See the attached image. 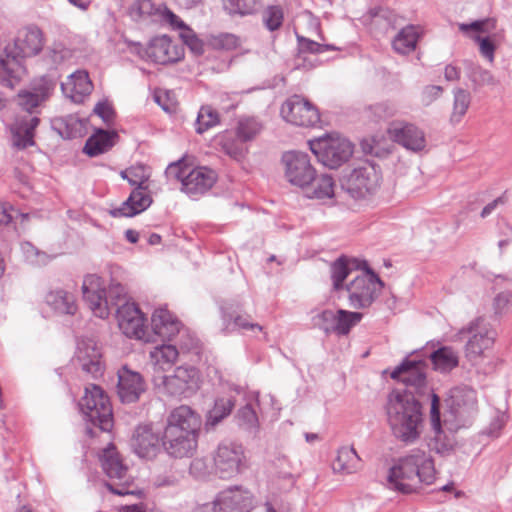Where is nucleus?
I'll use <instances>...</instances> for the list:
<instances>
[{"mask_svg":"<svg viewBox=\"0 0 512 512\" xmlns=\"http://www.w3.org/2000/svg\"><path fill=\"white\" fill-rule=\"evenodd\" d=\"M55 86L53 78L43 76L35 80L29 89L18 92L16 104L23 114H17L10 128L12 145L17 149L22 150L35 144V129L40 123L37 108L51 96Z\"/></svg>","mask_w":512,"mask_h":512,"instance_id":"obj_1","label":"nucleus"},{"mask_svg":"<svg viewBox=\"0 0 512 512\" xmlns=\"http://www.w3.org/2000/svg\"><path fill=\"white\" fill-rule=\"evenodd\" d=\"M435 474L431 455L421 449H413L390 468L387 482L390 489L409 494L419 490L423 484H432Z\"/></svg>","mask_w":512,"mask_h":512,"instance_id":"obj_2","label":"nucleus"},{"mask_svg":"<svg viewBox=\"0 0 512 512\" xmlns=\"http://www.w3.org/2000/svg\"><path fill=\"white\" fill-rule=\"evenodd\" d=\"M82 293L85 302L92 313L101 319L109 316L111 308L117 309L128 302L125 287L120 283H112L106 290L102 279L97 275H87L82 284Z\"/></svg>","mask_w":512,"mask_h":512,"instance_id":"obj_3","label":"nucleus"},{"mask_svg":"<svg viewBox=\"0 0 512 512\" xmlns=\"http://www.w3.org/2000/svg\"><path fill=\"white\" fill-rule=\"evenodd\" d=\"M120 175L136 188L131 192L128 199L121 206L111 210L110 214L113 217H133L145 211L152 203L146 185L150 175L142 165L132 166L122 171Z\"/></svg>","mask_w":512,"mask_h":512,"instance_id":"obj_4","label":"nucleus"},{"mask_svg":"<svg viewBox=\"0 0 512 512\" xmlns=\"http://www.w3.org/2000/svg\"><path fill=\"white\" fill-rule=\"evenodd\" d=\"M165 174L167 178L180 181L181 190L189 196L202 195L215 184L217 174L207 167L191 168L182 160L171 163Z\"/></svg>","mask_w":512,"mask_h":512,"instance_id":"obj_5","label":"nucleus"},{"mask_svg":"<svg viewBox=\"0 0 512 512\" xmlns=\"http://www.w3.org/2000/svg\"><path fill=\"white\" fill-rule=\"evenodd\" d=\"M446 405V425L450 429L468 427L477 414L476 391L468 386L454 387L449 392Z\"/></svg>","mask_w":512,"mask_h":512,"instance_id":"obj_6","label":"nucleus"},{"mask_svg":"<svg viewBox=\"0 0 512 512\" xmlns=\"http://www.w3.org/2000/svg\"><path fill=\"white\" fill-rule=\"evenodd\" d=\"M380 182V170L370 162H364L344 172L340 178L342 190L356 200L374 195L380 187Z\"/></svg>","mask_w":512,"mask_h":512,"instance_id":"obj_7","label":"nucleus"},{"mask_svg":"<svg viewBox=\"0 0 512 512\" xmlns=\"http://www.w3.org/2000/svg\"><path fill=\"white\" fill-rule=\"evenodd\" d=\"M496 336L497 333L492 325L484 318L478 317L461 328L455 338L462 340L467 337L465 356L469 361H475L493 347Z\"/></svg>","mask_w":512,"mask_h":512,"instance_id":"obj_8","label":"nucleus"},{"mask_svg":"<svg viewBox=\"0 0 512 512\" xmlns=\"http://www.w3.org/2000/svg\"><path fill=\"white\" fill-rule=\"evenodd\" d=\"M85 418L102 431H109L113 426V412L108 396L95 384L85 387L84 396L79 403Z\"/></svg>","mask_w":512,"mask_h":512,"instance_id":"obj_9","label":"nucleus"},{"mask_svg":"<svg viewBox=\"0 0 512 512\" xmlns=\"http://www.w3.org/2000/svg\"><path fill=\"white\" fill-rule=\"evenodd\" d=\"M309 147L319 162L330 169L340 167L353 154L352 143L339 136H327L311 140L309 141Z\"/></svg>","mask_w":512,"mask_h":512,"instance_id":"obj_10","label":"nucleus"},{"mask_svg":"<svg viewBox=\"0 0 512 512\" xmlns=\"http://www.w3.org/2000/svg\"><path fill=\"white\" fill-rule=\"evenodd\" d=\"M383 286L382 280L370 270L355 276L346 285L350 306L354 309L370 307L378 297Z\"/></svg>","mask_w":512,"mask_h":512,"instance_id":"obj_11","label":"nucleus"},{"mask_svg":"<svg viewBox=\"0 0 512 512\" xmlns=\"http://www.w3.org/2000/svg\"><path fill=\"white\" fill-rule=\"evenodd\" d=\"M200 386L201 374L194 366H178L172 375L162 377L163 392L179 399L192 397Z\"/></svg>","mask_w":512,"mask_h":512,"instance_id":"obj_12","label":"nucleus"},{"mask_svg":"<svg viewBox=\"0 0 512 512\" xmlns=\"http://www.w3.org/2000/svg\"><path fill=\"white\" fill-rule=\"evenodd\" d=\"M363 314L344 309H325L312 316V324L326 335L346 336L362 320Z\"/></svg>","mask_w":512,"mask_h":512,"instance_id":"obj_13","label":"nucleus"},{"mask_svg":"<svg viewBox=\"0 0 512 512\" xmlns=\"http://www.w3.org/2000/svg\"><path fill=\"white\" fill-rule=\"evenodd\" d=\"M215 473L222 479H230L246 468V455L241 444L221 442L213 456Z\"/></svg>","mask_w":512,"mask_h":512,"instance_id":"obj_14","label":"nucleus"},{"mask_svg":"<svg viewBox=\"0 0 512 512\" xmlns=\"http://www.w3.org/2000/svg\"><path fill=\"white\" fill-rule=\"evenodd\" d=\"M431 408H430V422L433 436L429 440V447L431 451L446 456L449 455L456 446L455 433L461 428L450 429L446 425V416L443 422L440 418V399L435 394H431Z\"/></svg>","mask_w":512,"mask_h":512,"instance_id":"obj_15","label":"nucleus"},{"mask_svg":"<svg viewBox=\"0 0 512 512\" xmlns=\"http://www.w3.org/2000/svg\"><path fill=\"white\" fill-rule=\"evenodd\" d=\"M100 462L104 473L111 480H118L120 483L114 486L107 483L106 487L116 495L133 494L128 489L130 478L128 477V468L122 462V459L113 444H109L100 455Z\"/></svg>","mask_w":512,"mask_h":512,"instance_id":"obj_16","label":"nucleus"},{"mask_svg":"<svg viewBox=\"0 0 512 512\" xmlns=\"http://www.w3.org/2000/svg\"><path fill=\"white\" fill-rule=\"evenodd\" d=\"M285 177L289 183L298 187H306L315 179L316 170L307 153L288 151L282 156Z\"/></svg>","mask_w":512,"mask_h":512,"instance_id":"obj_17","label":"nucleus"},{"mask_svg":"<svg viewBox=\"0 0 512 512\" xmlns=\"http://www.w3.org/2000/svg\"><path fill=\"white\" fill-rule=\"evenodd\" d=\"M281 115L285 121L296 126L313 127L320 122L318 109L300 95H293L283 103Z\"/></svg>","mask_w":512,"mask_h":512,"instance_id":"obj_18","label":"nucleus"},{"mask_svg":"<svg viewBox=\"0 0 512 512\" xmlns=\"http://www.w3.org/2000/svg\"><path fill=\"white\" fill-rule=\"evenodd\" d=\"M426 371L427 365L424 361L405 359L391 372L390 376L413 389L416 394L424 395L429 391Z\"/></svg>","mask_w":512,"mask_h":512,"instance_id":"obj_19","label":"nucleus"},{"mask_svg":"<svg viewBox=\"0 0 512 512\" xmlns=\"http://www.w3.org/2000/svg\"><path fill=\"white\" fill-rule=\"evenodd\" d=\"M387 133L391 140L407 150L419 152L426 147L424 132L413 123L393 121L389 124Z\"/></svg>","mask_w":512,"mask_h":512,"instance_id":"obj_20","label":"nucleus"},{"mask_svg":"<svg viewBox=\"0 0 512 512\" xmlns=\"http://www.w3.org/2000/svg\"><path fill=\"white\" fill-rule=\"evenodd\" d=\"M386 415L389 426H399L403 416L421 409L412 391L393 390L387 397Z\"/></svg>","mask_w":512,"mask_h":512,"instance_id":"obj_21","label":"nucleus"},{"mask_svg":"<svg viewBox=\"0 0 512 512\" xmlns=\"http://www.w3.org/2000/svg\"><path fill=\"white\" fill-rule=\"evenodd\" d=\"M163 446L171 456L178 458L191 456L197 447V432L165 428Z\"/></svg>","mask_w":512,"mask_h":512,"instance_id":"obj_22","label":"nucleus"},{"mask_svg":"<svg viewBox=\"0 0 512 512\" xmlns=\"http://www.w3.org/2000/svg\"><path fill=\"white\" fill-rule=\"evenodd\" d=\"M119 329L129 338L142 339L146 318L134 302H126L117 309Z\"/></svg>","mask_w":512,"mask_h":512,"instance_id":"obj_23","label":"nucleus"},{"mask_svg":"<svg viewBox=\"0 0 512 512\" xmlns=\"http://www.w3.org/2000/svg\"><path fill=\"white\" fill-rule=\"evenodd\" d=\"M252 495L241 487L226 489L213 502L214 512H250Z\"/></svg>","mask_w":512,"mask_h":512,"instance_id":"obj_24","label":"nucleus"},{"mask_svg":"<svg viewBox=\"0 0 512 512\" xmlns=\"http://www.w3.org/2000/svg\"><path fill=\"white\" fill-rule=\"evenodd\" d=\"M148 59L159 64L174 63L184 56L183 48L174 43L169 37L163 35L154 38L145 49Z\"/></svg>","mask_w":512,"mask_h":512,"instance_id":"obj_25","label":"nucleus"},{"mask_svg":"<svg viewBox=\"0 0 512 512\" xmlns=\"http://www.w3.org/2000/svg\"><path fill=\"white\" fill-rule=\"evenodd\" d=\"M101 350L96 341L91 338H83L77 343L76 360L82 370L96 378L102 374Z\"/></svg>","mask_w":512,"mask_h":512,"instance_id":"obj_26","label":"nucleus"},{"mask_svg":"<svg viewBox=\"0 0 512 512\" xmlns=\"http://www.w3.org/2000/svg\"><path fill=\"white\" fill-rule=\"evenodd\" d=\"M145 391V381L140 373L123 366L118 370L117 393L123 403L136 402Z\"/></svg>","mask_w":512,"mask_h":512,"instance_id":"obj_27","label":"nucleus"},{"mask_svg":"<svg viewBox=\"0 0 512 512\" xmlns=\"http://www.w3.org/2000/svg\"><path fill=\"white\" fill-rule=\"evenodd\" d=\"M133 451L141 458H152L160 449V437L151 425H139L131 439Z\"/></svg>","mask_w":512,"mask_h":512,"instance_id":"obj_28","label":"nucleus"},{"mask_svg":"<svg viewBox=\"0 0 512 512\" xmlns=\"http://www.w3.org/2000/svg\"><path fill=\"white\" fill-rule=\"evenodd\" d=\"M44 46L42 31L36 26H29L19 31L14 43V50L21 57H32L39 54Z\"/></svg>","mask_w":512,"mask_h":512,"instance_id":"obj_29","label":"nucleus"},{"mask_svg":"<svg viewBox=\"0 0 512 512\" xmlns=\"http://www.w3.org/2000/svg\"><path fill=\"white\" fill-rule=\"evenodd\" d=\"M23 57L8 48L0 56V83L12 88L24 74Z\"/></svg>","mask_w":512,"mask_h":512,"instance_id":"obj_30","label":"nucleus"},{"mask_svg":"<svg viewBox=\"0 0 512 512\" xmlns=\"http://www.w3.org/2000/svg\"><path fill=\"white\" fill-rule=\"evenodd\" d=\"M151 325L154 333L163 340H172L176 335L186 333L182 330L180 321L167 309L159 308L152 315Z\"/></svg>","mask_w":512,"mask_h":512,"instance_id":"obj_31","label":"nucleus"},{"mask_svg":"<svg viewBox=\"0 0 512 512\" xmlns=\"http://www.w3.org/2000/svg\"><path fill=\"white\" fill-rule=\"evenodd\" d=\"M63 94L75 103L83 102L92 90L93 85L89 75L84 70H78L71 74L65 82L61 83Z\"/></svg>","mask_w":512,"mask_h":512,"instance_id":"obj_32","label":"nucleus"},{"mask_svg":"<svg viewBox=\"0 0 512 512\" xmlns=\"http://www.w3.org/2000/svg\"><path fill=\"white\" fill-rule=\"evenodd\" d=\"M393 435L401 442L414 443L421 435L423 417L421 409L403 416L400 425L390 426Z\"/></svg>","mask_w":512,"mask_h":512,"instance_id":"obj_33","label":"nucleus"},{"mask_svg":"<svg viewBox=\"0 0 512 512\" xmlns=\"http://www.w3.org/2000/svg\"><path fill=\"white\" fill-rule=\"evenodd\" d=\"M200 426V416L191 407L181 405L172 410L165 428H178L182 431L198 432Z\"/></svg>","mask_w":512,"mask_h":512,"instance_id":"obj_34","label":"nucleus"},{"mask_svg":"<svg viewBox=\"0 0 512 512\" xmlns=\"http://www.w3.org/2000/svg\"><path fill=\"white\" fill-rule=\"evenodd\" d=\"M362 468V459L354 447L342 446L338 448L336 457L332 463L334 473L353 474Z\"/></svg>","mask_w":512,"mask_h":512,"instance_id":"obj_35","label":"nucleus"},{"mask_svg":"<svg viewBox=\"0 0 512 512\" xmlns=\"http://www.w3.org/2000/svg\"><path fill=\"white\" fill-rule=\"evenodd\" d=\"M45 302L59 315H74L77 311L74 295L61 288L50 290L45 296Z\"/></svg>","mask_w":512,"mask_h":512,"instance_id":"obj_36","label":"nucleus"},{"mask_svg":"<svg viewBox=\"0 0 512 512\" xmlns=\"http://www.w3.org/2000/svg\"><path fill=\"white\" fill-rule=\"evenodd\" d=\"M52 126L64 139L81 137L84 133L83 120L73 114L55 118Z\"/></svg>","mask_w":512,"mask_h":512,"instance_id":"obj_37","label":"nucleus"},{"mask_svg":"<svg viewBox=\"0 0 512 512\" xmlns=\"http://www.w3.org/2000/svg\"><path fill=\"white\" fill-rule=\"evenodd\" d=\"M419 29L414 25L402 28L394 37L392 46L395 52L406 55L413 52L419 39Z\"/></svg>","mask_w":512,"mask_h":512,"instance_id":"obj_38","label":"nucleus"},{"mask_svg":"<svg viewBox=\"0 0 512 512\" xmlns=\"http://www.w3.org/2000/svg\"><path fill=\"white\" fill-rule=\"evenodd\" d=\"M115 136V133L98 130L87 139L83 150L91 157L98 156L108 151L114 145L113 139Z\"/></svg>","mask_w":512,"mask_h":512,"instance_id":"obj_39","label":"nucleus"},{"mask_svg":"<svg viewBox=\"0 0 512 512\" xmlns=\"http://www.w3.org/2000/svg\"><path fill=\"white\" fill-rule=\"evenodd\" d=\"M433 368L441 373L450 372L458 366V354L452 347L444 346L430 355Z\"/></svg>","mask_w":512,"mask_h":512,"instance_id":"obj_40","label":"nucleus"},{"mask_svg":"<svg viewBox=\"0 0 512 512\" xmlns=\"http://www.w3.org/2000/svg\"><path fill=\"white\" fill-rule=\"evenodd\" d=\"M356 266V260L345 256L339 257L330 265V276L335 291L344 287L343 283Z\"/></svg>","mask_w":512,"mask_h":512,"instance_id":"obj_41","label":"nucleus"},{"mask_svg":"<svg viewBox=\"0 0 512 512\" xmlns=\"http://www.w3.org/2000/svg\"><path fill=\"white\" fill-rule=\"evenodd\" d=\"M179 352L174 345L163 344L150 351L151 363L160 370L172 366L177 360Z\"/></svg>","mask_w":512,"mask_h":512,"instance_id":"obj_42","label":"nucleus"},{"mask_svg":"<svg viewBox=\"0 0 512 512\" xmlns=\"http://www.w3.org/2000/svg\"><path fill=\"white\" fill-rule=\"evenodd\" d=\"M256 406H258V395H250L247 403L237 412L236 418L238 424L246 430L258 428L259 421L255 411Z\"/></svg>","mask_w":512,"mask_h":512,"instance_id":"obj_43","label":"nucleus"},{"mask_svg":"<svg viewBox=\"0 0 512 512\" xmlns=\"http://www.w3.org/2000/svg\"><path fill=\"white\" fill-rule=\"evenodd\" d=\"M244 143L245 141H242L237 135L234 136L231 132L224 133L220 139L223 152L237 161L242 160L247 153Z\"/></svg>","mask_w":512,"mask_h":512,"instance_id":"obj_44","label":"nucleus"},{"mask_svg":"<svg viewBox=\"0 0 512 512\" xmlns=\"http://www.w3.org/2000/svg\"><path fill=\"white\" fill-rule=\"evenodd\" d=\"M262 130V123L255 117H240L236 127V135L242 141H251Z\"/></svg>","mask_w":512,"mask_h":512,"instance_id":"obj_45","label":"nucleus"},{"mask_svg":"<svg viewBox=\"0 0 512 512\" xmlns=\"http://www.w3.org/2000/svg\"><path fill=\"white\" fill-rule=\"evenodd\" d=\"M453 93L454 101L450 120L452 123H459L471 104V94L462 88L455 89Z\"/></svg>","mask_w":512,"mask_h":512,"instance_id":"obj_46","label":"nucleus"},{"mask_svg":"<svg viewBox=\"0 0 512 512\" xmlns=\"http://www.w3.org/2000/svg\"><path fill=\"white\" fill-rule=\"evenodd\" d=\"M312 190L308 194L310 198L316 199H330L334 196V181L333 178L327 174L316 177L312 181Z\"/></svg>","mask_w":512,"mask_h":512,"instance_id":"obj_47","label":"nucleus"},{"mask_svg":"<svg viewBox=\"0 0 512 512\" xmlns=\"http://www.w3.org/2000/svg\"><path fill=\"white\" fill-rule=\"evenodd\" d=\"M220 122L218 112L211 106H202L198 112L195 129L198 134H203Z\"/></svg>","mask_w":512,"mask_h":512,"instance_id":"obj_48","label":"nucleus"},{"mask_svg":"<svg viewBox=\"0 0 512 512\" xmlns=\"http://www.w3.org/2000/svg\"><path fill=\"white\" fill-rule=\"evenodd\" d=\"M235 402L231 398H219L215 401L213 408L208 414V423L216 425L221 422L225 417L230 415L234 408Z\"/></svg>","mask_w":512,"mask_h":512,"instance_id":"obj_49","label":"nucleus"},{"mask_svg":"<svg viewBox=\"0 0 512 512\" xmlns=\"http://www.w3.org/2000/svg\"><path fill=\"white\" fill-rule=\"evenodd\" d=\"M160 4H155L152 0H137L130 8V15L133 18H144L152 17L156 21L159 11Z\"/></svg>","mask_w":512,"mask_h":512,"instance_id":"obj_50","label":"nucleus"},{"mask_svg":"<svg viewBox=\"0 0 512 512\" xmlns=\"http://www.w3.org/2000/svg\"><path fill=\"white\" fill-rule=\"evenodd\" d=\"M223 8L230 15H249L256 10V0H223Z\"/></svg>","mask_w":512,"mask_h":512,"instance_id":"obj_51","label":"nucleus"},{"mask_svg":"<svg viewBox=\"0 0 512 512\" xmlns=\"http://www.w3.org/2000/svg\"><path fill=\"white\" fill-rule=\"evenodd\" d=\"M296 37L299 53L319 54L328 50L336 49V47L333 45L320 43L305 36L299 35L298 33L296 34Z\"/></svg>","mask_w":512,"mask_h":512,"instance_id":"obj_52","label":"nucleus"},{"mask_svg":"<svg viewBox=\"0 0 512 512\" xmlns=\"http://www.w3.org/2000/svg\"><path fill=\"white\" fill-rule=\"evenodd\" d=\"M161 24L168 25L174 30L184 31L188 26L165 4L160 5V11L156 19Z\"/></svg>","mask_w":512,"mask_h":512,"instance_id":"obj_53","label":"nucleus"},{"mask_svg":"<svg viewBox=\"0 0 512 512\" xmlns=\"http://www.w3.org/2000/svg\"><path fill=\"white\" fill-rule=\"evenodd\" d=\"M223 318L225 321L230 320L233 321L234 325L243 330V331H251V332H262L263 327L257 323H253L250 321L249 316L236 315L234 316L232 313L224 310Z\"/></svg>","mask_w":512,"mask_h":512,"instance_id":"obj_54","label":"nucleus"},{"mask_svg":"<svg viewBox=\"0 0 512 512\" xmlns=\"http://www.w3.org/2000/svg\"><path fill=\"white\" fill-rule=\"evenodd\" d=\"M263 22L267 29L274 31L280 28L283 22V10L279 6H270L263 12Z\"/></svg>","mask_w":512,"mask_h":512,"instance_id":"obj_55","label":"nucleus"},{"mask_svg":"<svg viewBox=\"0 0 512 512\" xmlns=\"http://www.w3.org/2000/svg\"><path fill=\"white\" fill-rule=\"evenodd\" d=\"M21 250L26 260L33 265H45L49 260V257L46 253L39 251L29 242L22 243Z\"/></svg>","mask_w":512,"mask_h":512,"instance_id":"obj_56","label":"nucleus"},{"mask_svg":"<svg viewBox=\"0 0 512 512\" xmlns=\"http://www.w3.org/2000/svg\"><path fill=\"white\" fill-rule=\"evenodd\" d=\"M469 78L475 87L494 86L497 84V81L495 80L492 73L481 67L474 68L469 74Z\"/></svg>","mask_w":512,"mask_h":512,"instance_id":"obj_57","label":"nucleus"},{"mask_svg":"<svg viewBox=\"0 0 512 512\" xmlns=\"http://www.w3.org/2000/svg\"><path fill=\"white\" fill-rule=\"evenodd\" d=\"M495 28V20L484 19L478 20L471 23H460L459 30L463 33H469L470 31L486 33Z\"/></svg>","mask_w":512,"mask_h":512,"instance_id":"obj_58","label":"nucleus"},{"mask_svg":"<svg viewBox=\"0 0 512 512\" xmlns=\"http://www.w3.org/2000/svg\"><path fill=\"white\" fill-rule=\"evenodd\" d=\"M212 45L215 49L231 51L239 46V38L234 34H220L212 39Z\"/></svg>","mask_w":512,"mask_h":512,"instance_id":"obj_59","label":"nucleus"},{"mask_svg":"<svg viewBox=\"0 0 512 512\" xmlns=\"http://www.w3.org/2000/svg\"><path fill=\"white\" fill-rule=\"evenodd\" d=\"M180 37L195 55H201L203 53V42L196 36L192 29L187 27L184 31L180 32Z\"/></svg>","mask_w":512,"mask_h":512,"instance_id":"obj_60","label":"nucleus"},{"mask_svg":"<svg viewBox=\"0 0 512 512\" xmlns=\"http://www.w3.org/2000/svg\"><path fill=\"white\" fill-rule=\"evenodd\" d=\"M493 308L496 314L507 313L512 308V292L504 291L497 294L493 301Z\"/></svg>","mask_w":512,"mask_h":512,"instance_id":"obj_61","label":"nucleus"},{"mask_svg":"<svg viewBox=\"0 0 512 512\" xmlns=\"http://www.w3.org/2000/svg\"><path fill=\"white\" fill-rule=\"evenodd\" d=\"M373 113L381 119L393 117L397 113V107L391 102L377 103L372 106Z\"/></svg>","mask_w":512,"mask_h":512,"instance_id":"obj_62","label":"nucleus"},{"mask_svg":"<svg viewBox=\"0 0 512 512\" xmlns=\"http://www.w3.org/2000/svg\"><path fill=\"white\" fill-rule=\"evenodd\" d=\"M443 93V88L438 85H428L424 87L421 92V102L423 105L428 106Z\"/></svg>","mask_w":512,"mask_h":512,"instance_id":"obj_63","label":"nucleus"},{"mask_svg":"<svg viewBox=\"0 0 512 512\" xmlns=\"http://www.w3.org/2000/svg\"><path fill=\"white\" fill-rule=\"evenodd\" d=\"M475 41L479 44V50L482 56L487 58L490 62L494 60L495 45L489 37L475 36Z\"/></svg>","mask_w":512,"mask_h":512,"instance_id":"obj_64","label":"nucleus"}]
</instances>
